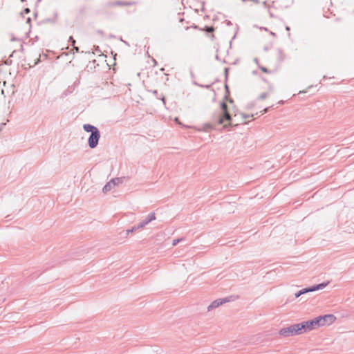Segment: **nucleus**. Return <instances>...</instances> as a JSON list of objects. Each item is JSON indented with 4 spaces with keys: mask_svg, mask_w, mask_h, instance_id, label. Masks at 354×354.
Wrapping results in <instances>:
<instances>
[{
    "mask_svg": "<svg viewBox=\"0 0 354 354\" xmlns=\"http://www.w3.org/2000/svg\"><path fill=\"white\" fill-rule=\"evenodd\" d=\"M83 129L86 132L91 133V135L88 139V145L91 149L95 148L99 142L100 138V132L99 129L90 124H85L83 125Z\"/></svg>",
    "mask_w": 354,
    "mask_h": 354,
    "instance_id": "nucleus-1",
    "label": "nucleus"
},
{
    "mask_svg": "<svg viewBox=\"0 0 354 354\" xmlns=\"http://www.w3.org/2000/svg\"><path fill=\"white\" fill-rule=\"evenodd\" d=\"M279 335L283 337H290L297 335L303 334L301 324H292L288 327L281 328L279 332Z\"/></svg>",
    "mask_w": 354,
    "mask_h": 354,
    "instance_id": "nucleus-2",
    "label": "nucleus"
},
{
    "mask_svg": "<svg viewBox=\"0 0 354 354\" xmlns=\"http://www.w3.org/2000/svg\"><path fill=\"white\" fill-rule=\"evenodd\" d=\"M228 301H230V300L227 297L216 299L212 301L210 305L208 306L207 311H211L212 310L218 308V306Z\"/></svg>",
    "mask_w": 354,
    "mask_h": 354,
    "instance_id": "nucleus-3",
    "label": "nucleus"
},
{
    "mask_svg": "<svg viewBox=\"0 0 354 354\" xmlns=\"http://www.w3.org/2000/svg\"><path fill=\"white\" fill-rule=\"evenodd\" d=\"M136 4L135 2H127L122 1H109L105 4L106 8H110L113 6H129Z\"/></svg>",
    "mask_w": 354,
    "mask_h": 354,
    "instance_id": "nucleus-4",
    "label": "nucleus"
},
{
    "mask_svg": "<svg viewBox=\"0 0 354 354\" xmlns=\"http://www.w3.org/2000/svg\"><path fill=\"white\" fill-rule=\"evenodd\" d=\"M300 324H301V327L303 333H307V332H309V331H311V330L315 329L312 319L306 321V322H301Z\"/></svg>",
    "mask_w": 354,
    "mask_h": 354,
    "instance_id": "nucleus-5",
    "label": "nucleus"
},
{
    "mask_svg": "<svg viewBox=\"0 0 354 354\" xmlns=\"http://www.w3.org/2000/svg\"><path fill=\"white\" fill-rule=\"evenodd\" d=\"M156 214L155 212H151L149 214L147 215V216L142 221L140 222L138 224V227H144L147 225H148L149 223H151L152 221L156 220Z\"/></svg>",
    "mask_w": 354,
    "mask_h": 354,
    "instance_id": "nucleus-6",
    "label": "nucleus"
},
{
    "mask_svg": "<svg viewBox=\"0 0 354 354\" xmlns=\"http://www.w3.org/2000/svg\"><path fill=\"white\" fill-rule=\"evenodd\" d=\"M225 121H229V122L232 121L231 115L228 111L221 112L218 115V124H221Z\"/></svg>",
    "mask_w": 354,
    "mask_h": 354,
    "instance_id": "nucleus-7",
    "label": "nucleus"
},
{
    "mask_svg": "<svg viewBox=\"0 0 354 354\" xmlns=\"http://www.w3.org/2000/svg\"><path fill=\"white\" fill-rule=\"evenodd\" d=\"M312 321L313 322L315 329L324 326V322L322 318V316L317 317L313 319Z\"/></svg>",
    "mask_w": 354,
    "mask_h": 354,
    "instance_id": "nucleus-8",
    "label": "nucleus"
},
{
    "mask_svg": "<svg viewBox=\"0 0 354 354\" xmlns=\"http://www.w3.org/2000/svg\"><path fill=\"white\" fill-rule=\"evenodd\" d=\"M322 318L324 322V325H326V324L330 325L332 323H333L336 319V317L333 315H331V314L323 315Z\"/></svg>",
    "mask_w": 354,
    "mask_h": 354,
    "instance_id": "nucleus-9",
    "label": "nucleus"
},
{
    "mask_svg": "<svg viewBox=\"0 0 354 354\" xmlns=\"http://www.w3.org/2000/svg\"><path fill=\"white\" fill-rule=\"evenodd\" d=\"M277 59L279 62H283L286 58V55L283 53V51L281 48L277 49Z\"/></svg>",
    "mask_w": 354,
    "mask_h": 354,
    "instance_id": "nucleus-10",
    "label": "nucleus"
},
{
    "mask_svg": "<svg viewBox=\"0 0 354 354\" xmlns=\"http://www.w3.org/2000/svg\"><path fill=\"white\" fill-rule=\"evenodd\" d=\"M328 282H326V283L324 282V283H319L317 285L313 286L312 288H313V291L322 290V289L324 288L328 285Z\"/></svg>",
    "mask_w": 354,
    "mask_h": 354,
    "instance_id": "nucleus-11",
    "label": "nucleus"
},
{
    "mask_svg": "<svg viewBox=\"0 0 354 354\" xmlns=\"http://www.w3.org/2000/svg\"><path fill=\"white\" fill-rule=\"evenodd\" d=\"M328 282H326V283L324 282V283H319L317 285L313 286L312 288H313V291L322 290V289L324 288L328 285Z\"/></svg>",
    "mask_w": 354,
    "mask_h": 354,
    "instance_id": "nucleus-12",
    "label": "nucleus"
},
{
    "mask_svg": "<svg viewBox=\"0 0 354 354\" xmlns=\"http://www.w3.org/2000/svg\"><path fill=\"white\" fill-rule=\"evenodd\" d=\"M114 185L111 183V180L108 182L103 187L102 191L104 193H106L107 192L110 191Z\"/></svg>",
    "mask_w": 354,
    "mask_h": 354,
    "instance_id": "nucleus-13",
    "label": "nucleus"
},
{
    "mask_svg": "<svg viewBox=\"0 0 354 354\" xmlns=\"http://www.w3.org/2000/svg\"><path fill=\"white\" fill-rule=\"evenodd\" d=\"M122 178H115L111 180V183L113 185H118L122 183Z\"/></svg>",
    "mask_w": 354,
    "mask_h": 354,
    "instance_id": "nucleus-14",
    "label": "nucleus"
},
{
    "mask_svg": "<svg viewBox=\"0 0 354 354\" xmlns=\"http://www.w3.org/2000/svg\"><path fill=\"white\" fill-rule=\"evenodd\" d=\"M140 228L141 227H138V225H134L131 229H128L127 230V234H129L130 233L134 232H136V230H139Z\"/></svg>",
    "mask_w": 354,
    "mask_h": 354,
    "instance_id": "nucleus-15",
    "label": "nucleus"
},
{
    "mask_svg": "<svg viewBox=\"0 0 354 354\" xmlns=\"http://www.w3.org/2000/svg\"><path fill=\"white\" fill-rule=\"evenodd\" d=\"M300 290H301L302 295L308 293V292H313L312 286L308 287V288H303V289H301Z\"/></svg>",
    "mask_w": 354,
    "mask_h": 354,
    "instance_id": "nucleus-16",
    "label": "nucleus"
},
{
    "mask_svg": "<svg viewBox=\"0 0 354 354\" xmlns=\"http://www.w3.org/2000/svg\"><path fill=\"white\" fill-rule=\"evenodd\" d=\"M221 112L228 111H227V105L225 102H222L221 103Z\"/></svg>",
    "mask_w": 354,
    "mask_h": 354,
    "instance_id": "nucleus-17",
    "label": "nucleus"
},
{
    "mask_svg": "<svg viewBox=\"0 0 354 354\" xmlns=\"http://www.w3.org/2000/svg\"><path fill=\"white\" fill-rule=\"evenodd\" d=\"M221 112L228 111H227V105L225 102H222L221 103Z\"/></svg>",
    "mask_w": 354,
    "mask_h": 354,
    "instance_id": "nucleus-18",
    "label": "nucleus"
},
{
    "mask_svg": "<svg viewBox=\"0 0 354 354\" xmlns=\"http://www.w3.org/2000/svg\"><path fill=\"white\" fill-rule=\"evenodd\" d=\"M205 30L207 32H212L214 28L212 26H205Z\"/></svg>",
    "mask_w": 354,
    "mask_h": 354,
    "instance_id": "nucleus-19",
    "label": "nucleus"
},
{
    "mask_svg": "<svg viewBox=\"0 0 354 354\" xmlns=\"http://www.w3.org/2000/svg\"><path fill=\"white\" fill-rule=\"evenodd\" d=\"M267 96H268L267 93H263L259 95V98L260 100H265L267 97Z\"/></svg>",
    "mask_w": 354,
    "mask_h": 354,
    "instance_id": "nucleus-20",
    "label": "nucleus"
},
{
    "mask_svg": "<svg viewBox=\"0 0 354 354\" xmlns=\"http://www.w3.org/2000/svg\"><path fill=\"white\" fill-rule=\"evenodd\" d=\"M183 239H174L172 241V245L174 246L176 245L180 241H182Z\"/></svg>",
    "mask_w": 354,
    "mask_h": 354,
    "instance_id": "nucleus-21",
    "label": "nucleus"
},
{
    "mask_svg": "<svg viewBox=\"0 0 354 354\" xmlns=\"http://www.w3.org/2000/svg\"><path fill=\"white\" fill-rule=\"evenodd\" d=\"M69 41V42L71 44V45H73V46H74V45H75V40L73 39V37L72 36H71V37H69V41Z\"/></svg>",
    "mask_w": 354,
    "mask_h": 354,
    "instance_id": "nucleus-22",
    "label": "nucleus"
},
{
    "mask_svg": "<svg viewBox=\"0 0 354 354\" xmlns=\"http://www.w3.org/2000/svg\"><path fill=\"white\" fill-rule=\"evenodd\" d=\"M54 21L50 18L45 19L42 21V23H50L53 22Z\"/></svg>",
    "mask_w": 354,
    "mask_h": 354,
    "instance_id": "nucleus-23",
    "label": "nucleus"
},
{
    "mask_svg": "<svg viewBox=\"0 0 354 354\" xmlns=\"http://www.w3.org/2000/svg\"><path fill=\"white\" fill-rule=\"evenodd\" d=\"M301 295H302V293L301 292V290H299L297 292H296L295 294V298H298L299 297H300Z\"/></svg>",
    "mask_w": 354,
    "mask_h": 354,
    "instance_id": "nucleus-24",
    "label": "nucleus"
},
{
    "mask_svg": "<svg viewBox=\"0 0 354 354\" xmlns=\"http://www.w3.org/2000/svg\"><path fill=\"white\" fill-rule=\"evenodd\" d=\"M252 116H253V115H247V114H242V117L243 119H247V118H249Z\"/></svg>",
    "mask_w": 354,
    "mask_h": 354,
    "instance_id": "nucleus-25",
    "label": "nucleus"
},
{
    "mask_svg": "<svg viewBox=\"0 0 354 354\" xmlns=\"http://www.w3.org/2000/svg\"><path fill=\"white\" fill-rule=\"evenodd\" d=\"M268 108H266L265 109H263V110L262 111V114H264V113H267V112H268Z\"/></svg>",
    "mask_w": 354,
    "mask_h": 354,
    "instance_id": "nucleus-26",
    "label": "nucleus"
},
{
    "mask_svg": "<svg viewBox=\"0 0 354 354\" xmlns=\"http://www.w3.org/2000/svg\"><path fill=\"white\" fill-rule=\"evenodd\" d=\"M24 12H25V13H26V14H27V13H29V12H30V9H29V8H25V9H24Z\"/></svg>",
    "mask_w": 354,
    "mask_h": 354,
    "instance_id": "nucleus-27",
    "label": "nucleus"
},
{
    "mask_svg": "<svg viewBox=\"0 0 354 354\" xmlns=\"http://www.w3.org/2000/svg\"><path fill=\"white\" fill-rule=\"evenodd\" d=\"M261 70L265 72V73H267L268 72V69L265 67H261Z\"/></svg>",
    "mask_w": 354,
    "mask_h": 354,
    "instance_id": "nucleus-28",
    "label": "nucleus"
},
{
    "mask_svg": "<svg viewBox=\"0 0 354 354\" xmlns=\"http://www.w3.org/2000/svg\"><path fill=\"white\" fill-rule=\"evenodd\" d=\"M40 62V59L38 58L36 62L34 63V66L37 65Z\"/></svg>",
    "mask_w": 354,
    "mask_h": 354,
    "instance_id": "nucleus-29",
    "label": "nucleus"
},
{
    "mask_svg": "<svg viewBox=\"0 0 354 354\" xmlns=\"http://www.w3.org/2000/svg\"><path fill=\"white\" fill-rule=\"evenodd\" d=\"M30 21H31V19L30 17L27 18L26 23L27 24H30Z\"/></svg>",
    "mask_w": 354,
    "mask_h": 354,
    "instance_id": "nucleus-30",
    "label": "nucleus"
},
{
    "mask_svg": "<svg viewBox=\"0 0 354 354\" xmlns=\"http://www.w3.org/2000/svg\"><path fill=\"white\" fill-rule=\"evenodd\" d=\"M74 50H75V52H79V48L78 47H75L74 46Z\"/></svg>",
    "mask_w": 354,
    "mask_h": 354,
    "instance_id": "nucleus-31",
    "label": "nucleus"
},
{
    "mask_svg": "<svg viewBox=\"0 0 354 354\" xmlns=\"http://www.w3.org/2000/svg\"><path fill=\"white\" fill-rule=\"evenodd\" d=\"M152 93L154 94V95H157L158 94V91L156 90H153L152 91Z\"/></svg>",
    "mask_w": 354,
    "mask_h": 354,
    "instance_id": "nucleus-32",
    "label": "nucleus"
},
{
    "mask_svg": "<svg viewBox=\"0 0 354 354\" xmlns=\"http://www.w3.org/2000/svg\"><path fill=\"white\" fill-rule=\"evenodd\" d=\"M253 2H254L255 3H259V0H252Z\"/></svg>",
    "mask_w": 354,
    "mask_h": 354,
    "instance_id": "nucleus-33",
    "label": "nucleus"
},
{
    "mask_svg": "<svg viewBox=\"0 0 354 354\" xmlns=\"http://www.w3.org/2000/svg\"><path fill=\"white\" fill-rule=\"evenodd\" d=\"M162 101L163 102L164 104H165V100L164 97H162Z\"/></svg>",
    "mask_w": 354,
    "mask_h": 354,
    "instance_id": "nucleus-34",
    "label": "nucleus"
},
{
    "mask_svg": "<svg viewBox=\"0 0 354 354\" xmlns=\"http://www.w3.org/2000/svg\"><path fill=\"white\" fill-rule=\"evenodd\" d=\"M183 20H184V19H183V18H180V19H179V21H180V22H182Z\"/></svg>",
    "mask_w": 354,
    "mask_h": 354,
    "instance_id": "nucleus-35",
    "label": "nucleus"
},
{
    "mask_svg": "<svg viewBox=\"0 0 354 354\" xmlns=\"http://www.w3.org/2000/svg\"><path fill=\"white\" fill-rule=\"evenodd\" d=\"M286 29L287 30H290V28H289L288 26H286Z\"/></svg>",
    "mask_w": 354,
    "mask_h": 354,
    "instance_id": "nucleus-36",
    "label": "nucleus"
},
{
    "mask_svg": "<svg viewBox=\"0 0 354 354\" xmlns=\"http://www.w3.org/2000/svg\"><path fill=\"white\" fill-rule=\"evenodd\" d=\"M306 93V91H299V93Z\"/></svg>",
    "mask_w": 354,
    "mask_h": 354,
    "instance_id": "nucleus-37",
    "label": "nucleus"
},
{
    "mask_svg": "<svg viewBox=\"0 0 354 354\" xmlns=\"http://www.w3.org/2000/svg\"><path fill=\"white\" fill-rule=\"evenodd\" d=\"M205 87H206V88H209V87H210V86H209V85H207V86H205Z\"/></svg>",
    "mask_w": 354,
    "mask_h": 354,
    "instance_id": "nucleus-38",
    "label": "nucleus"
},
{
    "mask_svg": "<svg viewBox=\"0 0 354 354\" xmlns=\"http://www.w3.org/2000/svg\"><path fill=\"white\" fill-rule=\"evenodd\" d=\"M160 70H161V71H163L165 69H164V68H162Z\"/></svg>",
    "mask_w": 354,
    "mask_h": 354,
    "instance_id": "nucleus-39",
    "label": "nucleus"
},
{
    "mask_svg": "<svg viewBox=\"0 0 354 354\" xmlns=\"http://www.w3.org/2000/svg\"><path fill=\"white\" fill-rule=\"evenodd\" d=\"M242 1L245 2L246 0H241Z\"/></svg>",
    "mask_w": 354,
    "mask_h": 354,
    "instance_id": "nucleus-40",
    "label": "nucleus"
},
{
    "mask_svg": "<svg viewBox=\"0 0 354 354\" xmlns=\"http://www.w3.org/2000/svg\"><path fill=\"white\" fill-rule=\"evenodd\" d=\"M41 0H37V3L39 2Z\"/></svg>",
    "mask_w": 354,
    "mask_h": 354,
    "instance_id": "nucleus-41",
    "label": "nucleus"
},
{
    "mask_svg": "<svg viewBox=\"0 0 354 354\" xmlns=\"http://www.w3.org/2000/svg\"><path fill=\"white\" fill-rule=\"evenodd\" d=\"M21 1H24V0H21Z\"/></svg>",
    "mask_w": 354,
    "mask_h": 354,
    "instance_id": "nucleus-42",
    "label": "nucleus"
}]
</instances>
